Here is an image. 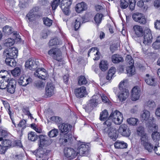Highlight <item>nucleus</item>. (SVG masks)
Instances as JSON below:
<instances>
[{
  "label": "nucleus",
  "mask_w": 160,
  "mask_h": 160,
  "mask_svg": "<svg viewBox=\"0 0 160 160\" xmlns=\"http://www.w3.org/2000/svg\"><path fill=\"white\" fill-rule=\"evenodd\" d=\"M20 72L21 70L20 68L18 67H16L11 71L12 74L15 77L20 75Z\"/></svg>",
  "instance_id": "obj_52"
},
{
  "label": "nucleus",
  "mask_w": 160,
  "mask_h": 160,
  "mask_svg": "<svg viewBox=\"0 0 160 160\" xmlns=\"http://www.w3.org/2000/svg\"><path fill=\"white\" fill-rule=\"evenodd\" d=\"M64 134V135L60 138L59 141L62 145L65 146L71 142L72 139V136L71 134Z\"/></svg>",
  "instance_id": "obj_19"
},
{
  "label": "nucleus",
  "mask_w": 160,
  "mask_h": 160,
  "mask_svg": "<svg viewBox=\"0 0 160 160\" xmlns=\"http://www.w3.org/2000/svg\"><path fill=\"white\" fill-rule=\"evenodd\" d=\"M138 121V120L135 118H130L127 119V122L128 124L132 126H135L137 125V122Z\"/></svg>",
  "instance_id": "obj_42"
},
{
  "label": "nucleus",
  "mask_w": 160,
  "mask_h": 160,
  "mask_svg": "<svg viewBox=\"0 0 160 160\" xmlns=\"http://www.w3.org/2000/svg\"><path fill=\"white\" fill-rule=\"evenodd\" d=\"M99 67L102 71H105L108 68V63L107 61L102 60L99 64Z\"/></svg>",
  "instance_id": "obj_29"
},
{
  "label": "nucleus",
  "mask_w": 160,
  "mask_h": 160,
  "mask_svg": "<svg viewBox=\"0 0 160 160\" xmlns=\"http://www.w3.org/2000/svg\"><path fill=\"white\" fill-rule=\"evenodd\" d=\"M72 1V0H62L61 2V8L70 7Z\"/></svg>",
  "instance_id": "obj_34"
},
{
  "label": "nucleus",
  "mask_w": 160,
  "mask_h": 160,
  "mask_svg": "<svg viewBox=\"0 0 160 160\" xmlns=\"http://www.w3.org/2000/svg\"><path fill=\"white\" fill-rule=\"evenodd\" d=\"M64 152L65 156L69 159L75 158L78 155L76 151L72 148H65Z\"/></svg>",
  "instance_id": "obj_11"
},
{
  "label": "nucleus",
  "mask_w": 160,
  "mask_h": 160,
  "mask_svg": "<svg viewBox=\"0 0 160 160\" xmlns=\"http://www.w3.org/2000/svg\"><path fill=\"white\" fill-rule=\"evenodd\" d=\"M133 19L136 22L142 24H145L146 22V20L142 14L140 13L133 14L132 16Z\"/></svg>",
  "instance_id": "obj_14"
},
{
  "label": "nucleus",
  "mask_w": 160,
  "mask_h": 160,
  "mask_svg": "<svg viewBox=\"0 0 160 160\" xmlns=\"http://www.w3.org/2000/svg\"><path fill=\"white\" fill-rule=\"evenodd\" d=\"M75 8L76 12L79 13L86 10L87 9V5L84 2H82L77 4Z\"/></svg>",
  "instance_id": "obj_23"
},
{
  "label": "nucleus",
  "mask_w": 160,
  "mask_h": 160,
  "mask_svg": "<svg viewBox=\"0 0 160 160\" xmlns=\"http://www.w3.org/2000/svg\"><path fill=\"white\" fill-rule=\"evenodd\" d=\"M98 48L96 47H92L88 51V56H90V53H92L94 54H95V52H96L97 51H99L98 50Z\"/></svg>",
  "instance_id": "obj_61"
},
{
  "label": "nucleus",
  "mask_w": 160,
  "mask_h": 160,
  "mask_svg": "<svg viewBox=\"0 0 160 160\" xmlns=\"http://www.w3.org/2000/svg\"><path fill=\"white\" fill-rule=\"evenodd\" d=\"M89 146L84 144H81L78 149V153L81 156H85L88 155L89 149Z\"/></svg>",
  "instance_id": "obj_12"
},
{
  "label": "nucleus",
  "mask_w": 160,
  "mask_h": 160,
  "mask_svg": "<svg viewBox=\"0 0 160 160\" xmlns=\"http://www.w3.org/2000/svg\"><path fill=\"white\" fill-rule=\"evenodd\" d=\"M152 36L150 30L149 29H145L144 31L143 40V43L145 45H149L152 42Z\"/></svg>",
  "instance_id": "obj_6"
},
{
  "label": "nucleus",
  "mask_w": 160,
  "mask_h": 160,
  "mask_svg": "<svg viewBox=\"0 0 160 160\" xmlns=\"http://www.w3.org/2000/svg\"><path fill=\"white\" fill-rule=\"evenodd\" d=\"M59 41L58 39L57 38H55L50 40L49 45L50 46H52L55 45L59 44Z\"/></svg>",
  "instance_id": "obj_55"
},
{
  "label": "nucleus",
  "mask_w": 160,
  "mask_h": 160,
  "mask_svg": "<svg viewBox=\"0 0 160 160\" xmlns=\"http://www.w3.org/2000/svg\"><path fill=\"white\" fill-rule=\"evenodd\" d=\"M6 63L11 67H15L16 65V62L14 58L7 57L5 59Z\"/></svg>",
  "instance_id": "obj_28"
},
{
  "label": "nucleus",
  "mask_w": 160,
  "mask_h": 160,
  "mask_svg": "<svg viewBox=\"0 0 160 160\" xmlns=\"http://www.w3.org/2000/svg\"><path fill=\"white\" fill-rule=\"evenodd\" d=\"M140 91L138 86H135L132 89L131 95V99L135 101L138 99L140 96Z\"/></svg>",
  "instance_id": "obj_17"
},
{
  "label": "nucleus",
  "mask_w": 160,
  "mask_h": 160,
  "mask_svg": "<svg viewBox=\"0 0 160 160\" xmlns=\"http://www.w3.org/2000/svg\"><path fill=\"white\" fill-rule=\"evenodd\" d=\"M61 0H54L51 4V6L52 7V9L53 10H54L58 6Z\"/></svg>",
  "instance_id": "obj_56"
},
{
  "label": "nucleus",
  "mask_w": 160,
  "mask_h": 160,
  "mask_svg": "<svg viewBox=\"0 0 160 160\" xmlns=\"http://www.w3.org/2000/svg\"><path fill=\"white\" fill-rule=\"evenodd\" d=\"M108 114L107 111L106 110L102 111L100 113V119L101 121H105L108 117Z\"/></svg>",
  "instance_id": "obj_41"
},
{
  "label": "nucleus",
  "mask_w": 160,
  "mask_h": 160,
  "mask_svg": "<svg viewBox=\"0 0 160 160\" xmlns=\"http://www.w3.org/2000/svg\"><path fill=\"white\" fill-rule=\"evenodd\" d=\"M58 127L62 133L68 134L71 130L72 126L68 123H62L60 124Z\"/></svg>",
  "instance_id": "obj_18"
},
{
  "label": "nucleus",
  "mask_w": 160,
  "mask_h": 160,
  "mask_svg": "<svg viewBox=\"0 0 160 160\" xmlns=\"http://www.w3.org/2000/svg\"><path fill=\"white\" fill-rule=\"evenodd\" d=\"M38 138H39V147L43 148V147L49 145L51 142V140L46 136L40 135L38 136Z\"/></svg>",
  "instance_id": "obj_9"
},
{
  "label": "nucleus",
  "mask_w": 160,
  "mask_h": 160,
  "mask_svg": "<svg viewBox=\"0 0 160 160\" xmlns=\"http://www.w3.org/2000/svg\"><path fill=\"white\" fill-rule=\"evenodd\" d=\"M133 29L136 34L138 36L140 37L142 36L143 33V31L142 28L138 25H135Z\"/></svg>",
  "instance_id": "obj_30"
},
{
  "label": "nucleus",
  "mask_w": 160,
  "mask_h": 160,
  "mask_svg": "<svg viewBox=\"0 0 160 160\" xmlns=\"http://www.w3.org/2000/svg\"><path fill=\"white\" fill-rule=\"evenodd\" d=\"M120 5L122 9H124L127 8L128 6V2L125 0H120Z\"/></svg>",
  "instance_id": "obj_54"
},
{
  "label": "nucleus",
  "mask_w": 160,
  "mask_h": 160,
  "mask_svg": "<svg viewBox=\"0 0 160 160\" xmlns=\"http://www.w3.org/2000/svg\"><path fill=\"white\" fill-rule=\"evenodd\" d=\"M123 58L118 54H114L112 57V61L113 63H118L123 61Z\"/></svg>",
  "instance_id": "obj_27"
},
{
  "label": "nucleus",
  "mask_w": 160,
  "mask_h": 160,
  "mask_svg": "<svg viewBox=\"0 0 160 160\" xmlns=\"http://www.w3.org/2000/svg\"><path fill=\"white\" fill-rule=\"evenodd\" d=\"M36 15L35 13L30 11L27 16L30 21H32L35 20Z\"/></svg>",
  "instance_id": "obj_50"
},
{
  "label": "nucleus",
  "mask_w": 160,
  "mask_h": 160,
  "mask_svg": "<svg viewBox=\"0 0 160 160\" xmlns=\"http://www.w3.org/2000/svg\"><path fill=\"white\" fill-rule=\"evenodd\" d=\"M125 60L127 64L129 65L130 66L133 65L134 61L131 56L129 55H127Z\"/></svg>",
  "instance_id": "obj_51"
},
{
  "label": "nucleus",
  "mask_w": 160,
  "mask_h": 160,
  "mask_svg": "<svg viewBox=\"0 0 160 160\" xmlns=\"http://www.w3.org/2000/svg\"><path fill=\"white\" fill-rule=\"evenodd\" d=\"M150 117V112L148 110H145L141 115L142 120L146 121H149V118Z\"/></svg>",
  "instance_id": "obj_35"
},
{
  "label": "nucleus",
  "mask_w": 160,
  "mask_h": 160,
  "mask_svg": "<svg viewBox=\"0 0 160 160\" xmlns=\"http://www.w3.org/2000/svg\"><path fill=\"white\" fill-rule=\"evenodd\" d=\"M43 22L44 24L48 27H50L52 23V21L47 17L43 18H42Z\"/></svg>",
  "instance_id": "obj_49"
},
{
  "label": "nucleus",
  "mask_w": 160,
  "mask_h": 160,
  "mask_svg": "<svg viewBox=\"0 0 160 160\" xmlns=\"http://www.w3.org/2000/svg\"><path fill=\"white\" fill-rule=\"evenodd\" d=\"M14 43V39L10 38H8L5 41L4 45L7 47L12 46Z\"/></svg>",
  "instance_id": "obj_48"
},
{
  "label": "nucleus",
  "mask_w": 160,
  "mask_h": 160,
  "mask_svg": "<svg viewBox=\"0 0 160 160\" xmlns=\"http://www.w3.org/2000/svg\"><path fill=\"white\" fill-rule=\"evenodd\" d=\"M48 152L45 148L38 147V149L33 153L36 156L37 160H43L48 155Z\"/></svg>",
  "instance_id": "obj_3"
},
{
  "label": "nucleus",
  "mask_w": 160,
  "mask_h": 160,
  "mask_svg": "<svg viewBox=\"0 0 160 160\" xmlns=\"http://www.w3.org/2000/svg\"><path fill=\"white\" fill-rule=\"evenodd\" d=\"M18 54V50L14 47L5 49L3 52V55L6 57L16 58Z\"/></svg>",
  "instance_id": "obj_8"
},
{
  "label": "nucleus",
  "mask_w": 160,
  "mask_h": 160,
  "mask_svg": "<svg viewBox=\"0 0 160 160\" xmlns=\"http://www.w3.org/2000/svg\"><path fill=\"white\" fill-rule=\"evenodd\" d=\"M118 131L121 135L125 137H128L131 133L129 128L125 124H122L119 126Z\"/></svg>",
  "instance_id": "obj_7"
},
{
  "label": "nucleus",
  "mask_w": 160,
  "mask_h": 160,
  "mask_svg": "<svg viewBox=\"0 0 160 160\" xmlns=\"http://www.w3.org/2000/svg\"><path fill=\"white\" fill-rule=\"evenodd\" d=\"M25 64L26 68L33 70L38 68L39 62L37 60L30 58L26 61Z\"/></svg>",
  "instance_id": "obj_10"
},
{
  "label": "nucleus",
  "mask_w": 160,
  "mask_h": 160,
  "mask_svg": "<svg viewBox=\"0 0 160 160\" xmlns=\"http://www.w3.org/2000/svg\"><path fill=\"white\" fill-rule=\"evenodd\" d=\"M152 138L154 141H159L160 139V134L157 131H154L152 134Z\"/></svg>",
  "instance_id": "obj_47"
},
{
  "label": "nucleus",
  "mask_w": 160,
  "mask_h": 160,
  "mask_svg": "<svg viewBox=\"0 0 160 160\" xmlns=\"http://www.w3.org/2000/svg\"><path fill=\"white\" fill-rule=\"evenodd\" d=\"M147 106L149 108H153L155 106V103L153 101H148L147 103Z\"/></svg>",
  "instance_id": "obj_64"
},
{
  "label": "nucleus",
  "mask_w": 160,
  "mask_h": 160,
  "mask_svg": "<svg viewBox=\"0 0 160 160\" xmlns=\"http://www.w3.org/2000/svg\"><path fill=\"white\" fill-rule=\"evenodd\" d=\"M82 21V20L80 17H78L75 19L74 22L73 23L75 30H77L79 28L81 24Z\"/></svg>",
  "instance_id": "obj_31"
},
{
  "label": "nucleus",
  "mask_w": 160,
  "mask_h": 160,
  "mask_svg": "<svg viewBox=\"0 0 160 160\" xmlns=\"http://www.w3.org/2000/svg\"><path fill=\"white\" fill-rule=\"evenodd\" d=\"M50 119L56 123H59L61 121V118L58 116H53L50 118Z\"/></svg>",
  "instance_id": "obj_60"
},
{
  "label": "nucleus",
  "mask_w": 160,
  "mask_h": 160,
  "mask_svg": "<svg viewBox=\"0 0 160 160\" xmlns=\"http://www.w3.org/2000/svg\"><path fill=\"white\" fill-rule=\"evenodd\" d=\"M102 130L103 133L105 134H108V136L113 141L116 140L118 136L115 127H113L109 128H102Z\"/></svg>",
  "instance_id": "obj_4"
},
{
  "label": "nucleus",
  "mask_w": 160,
  "mask_h": 160,
  "mask_svg": "<svg viewBox=\"0 0 160 160\" xmlns=\"http://www.w3.org/2000/svg\"><path fill=\"white\" fill-rule=\"evenodd\" d=\"M0 74L4 76L8 77V80H9L10 74L8 73V72L6 70L1 71H0Z\"/></svg>",
  "instance_id": "obj_63"
},
{
  "label": "nucleus",
  "mask_w": 160,
  "mask_h": 160,
  "mask_svg": "<svg viewBox=\"0 0 160 160\" xmlns=\"http://www.w3.org/2000/svg\"><path fill=\"white\" fill-rule=\"evenodd\" d=\"M145 149L148 152H151L153 151V146L150 142L143 146Z\"/></svg>",
  "instance_id": "obj_44"
},
{
  "label": "nucleus",
  "mask_w": 160,
  "mask_h": 160,
  "mask_svg": "<svg viewBox=\"0 0 160 160\" xmlns=\"http://www.w3.org/2000/svg\"><path fill=\"white\" fill-rule=\"evenodd\" d=\"M111 118H109L103 123L104 127L102 128H109L113 126H112V120H111Z\"/></svg>",
  "instance_id": "obj_45"
},
{
  "label": "nucleus",
  "mask_w": 160,
  "mask_h": 160,
  "mask_svg": "<svg viewBox=\"0 0 160 160\" xmlns=\"http://www.w3.org/2000/svg\"><path fill=\"white\" fill-rule=\"evenodd\" d=\"M87 82V80L84 76L81 75L78 77V84L80 85L86 84Z\"/></svg>",
  "instance_id": "obj_39"
},
{
  "label": "nucleus",
  "mask_w": 160,
  "mask_h": 160,
  "mask_svg": "<svg viewBox=\"0 0 160 160\" xmlns=\"http://www.w3.org/2000/svg\"><path fill=\"white\" fill-rule=\"evenodd\" d=\"M74 93L76 96L78 98L85 96L87 94L86 88L83 86L76 88L74 90Z\"/></svg>",
  "instance_id": "obj_16"
},
{
  "label": "nucleus",
  "mask_w": 160,
  "mask_h": 160,
  "mask_svg": "<svg viewBox=\"0 0 160 160\" xmlns=\"http://www.w3.org/2000/svg\"><path fill=\"white\" fill-rule=\"evenodd\" d=\"M26 121L23 119L20 121L19 123L18 124V127H22V129H24L26 128Z\"/></svg>",
  "instance_id": "obj_59"
},
{
  "label": "nucleus",
  "mask_w": 160,
  "mask_h": 160,
  "mask_svg": "<svg viewBox=\"0 0 160 160\" xmlns=\"http://www.w3.org/2000/svg\"><path fill=\"white\" fill-rule=\"evenodd\" d=\"M34 75L35 77L44 80L48 77L47 72H46V70L43 68L38 69L35 72Z\"/></svg>",
  "instance_id": "obj_13"
},
{
  "label": "nucleus",
  "mask_w": 160,
  "mask_h": 160,
  "mask_svg": "<svg viewBox=\"0 0 160 160\" xmlns=\"http://www.w3.org/2000/svg\"><path fill=\"white\" fill-rule=\"evenodd\" d=\"M126 72L128 76H131L132 75L134 74L135 72V70L134 68L133 67V65H130L127 68Z\"/></svg>",
  "instance_id": "obj_37"
},
{
  "label": "nucleus",
  "mask_w": 160,
  "mask_h": 160,
  "mask_svg": "<svg viewBox=\"0 0 160 160\" xmlns=\"http://www.w3.org/2000/svg\"><path fill=\"white\" fill-rule=\"evenodd\" d=\"M114 146L116 149H124L127 147L128 145L124 141L117 140L114 143Z\"/></svg>",
  "instance_id": "obj_24"
},
{
  "label": "nucleus",
  "mask_w": 160,
  "mask_h": 160,
  "mask_svg": "<svg viewBox=\"0 0 160 160\" xmlns=\"http://www.w3.org/2000/svg\"><path fill=\"white\" fill-rule=\"evenodd\" d=\"M54 87L51 83H48L46 87L45 94L47 97H51L54 94Z\"/></svg>",
  "instance_id": "obj_21"
},
{
  "label": "nucleus",
  "mask_w": 160,
  "mask_h": 160,
  "mask_svg": "<svg viewBox=\"0 0 160 160\" xmlns=\"http://www.w3.org/2000/svg\"><path fill=\"white\" fill-rule=\"evenodd\" d=\"M0 89H5L7 87L8 82L9 80L7 76L6 77L0 74Z\"/></svg>",
  "instance_id": "obj_22"
},
{
  "label": "nucleus",
  "mask_w": 160,
  "mask_h": 160,
  "mask_svg": "<svg viewBox=\"0 0 160 160\" xmlns=\"http://www.w3.org/2000/svg\"><path fill=\"white\" fill-rule=\"evenodd\" d=\"M38 136L37 135L36 133L32 132H31L28 134V138L29 140L32 141H34L38 138Z\"/></svg>",
  "instance_id": "obj_38"
},
{
  "label": "nucleus",
  "mask_w": 160,
  "mask_h": 160,
  "mask_svg": "<svg viewBox=\"0 0 160 160\" xmlns=\"http://www.w3.org/2000/svg\"><path fill=\"white\" fill-rule=\"evenodd\" d=\"M152 47L155 49L160 51V35L157 38L156 41L153 42Z\"/></svg>",
  "instance_id": "obj_33"
},
{
  "label": "nucleus",
  "mask_w": 160,
  "mask_h": 160,
  "mask_svg": "<svg viewBox=\"0 0 160 160\" xmlns=\"http://www.w3.org/2000/svg\"><path fill=\"white\" fill-rule=\"evenodd\" d=\"M99 97V94L94 95L92 96L91 99L89 101V102L91 105H93L92 107L94 108L96 107L98 104Z\"/></svg>",
  "instance_id": "obj_25"
},
{
  "label": "nucleus",
  "mask_w": 160,
  "mask_h": 160,
  "mask_svg": "<svg viewBox=\"0 0 160 160\" xmlns=\"http://www.w3.org/2000/svg\"><path fill=\"white\" fill-rule=\"evenodd\" d=\"M109 118H111L113 122L117 125L120 124L122 122L123 119L122 114L117 110L112 112L110 115Z\"/></svg>",
  "instance_id": "obj_2"
},
{
  "label": "nucleus",
  "mask_w": 160,
  "mask_h": 160,
  "mask_svg": "<svg viewBox=\"0 0 160 160\" xmlns=\"http://www.w3.org/2000/svg\"><path fill=\"white\" fill-rule=\"evenodd\" d=\"M32 81V79L30 77L27 76H22L19 80L18 83L20 85L23 86H26L31 83Z\"/></svg>",
  "instance_id": "obj_20"
},
{
  "label": "nucleus",
  "mask_w": 160,
  "mask_h": 160,
  "mask_svg": "<svg viewBox=\"0 0 160 160\" xmlns=\"http://www.w3.org/2000/svg\"><path fill=\"white\" fill-rule=\"evenodd\" d=\"M124 81L121 82L119 84L120 91L118 94V97L120 101L121 102L125 101L128 97L129 93L128 90L123 88L124 86Z\"/></svg>",
  "instance_id": "obj_1"
},
{
  "label": "nucleus",
  "mask_w": 160,
  "mask_h": 160,
  "mask_svg": "<svg viewBox=\"0 0 160 160\" xmlns=\"http://www.w3.org/2000/svg\"><path fill=\"white\" fill-rule=\"evenodd\" d=\"M99 95V99H100L102 98V101L104 103L108 102L109 100L108 98L104 95H102V96H100Z\"/></svg>",
  "instance_id": "obj_62"
},
{
  "label": "nucleus",
  "mask_w": 160,
  "mask_h": 160,
  "mask_svg": "<svg viewBox=\"0 0 160 160\" xmlns=\"http://www.w3.org/2000/svg\"><path fill=\"white\" fill-rule=\"evenodd\" d=\"M2 144L3 146L8 148L10 146L13 147V146L12 145V142L10 140H5L2 142Z\"/></svg>",
  "instance_id": "obj_53"
},
{
  "label": "nucleus",
  "mask_w": 160,
  "mask_h": 160,
  "mask_svg": "<svg viewBox=\"0 0 160 160\" xmlns=\"http://www.w3.org/2000/svg\"><path fill=\"white\" fill-rule=\"evenodd\" d=\"M92 106H93L92 105H91L90 103L88 102L84 108L86 111L88 112H91L94 108L92 107Z\"/></svg>",
  "instance_id": "obj_58"
},
{
  "label": "nucleus",
  "mask_w": 160,
  "mask_h": 160,
  "mask_svg": "<svg viewBox=\"0 0 160 160\" xmlns=\"http://www.w3.org/2000/svg\"><path fill=\"white\" fill-rule=\"evenodd\" d=\"M103 17V16L102 14L97 13L94 18V20L95 23L98 25L101 23Z\"/></svg>",
  "instance_id": "obj_32"
},
{
  "label": "nucleus",
  "mask_w": 160,
  "mask_h": 160,
  "mask_svg": "<svg viewBox=\"0 0 160 160\" xmlns=\"http://www.w3.org/2000/svg\"><path fill=\"white\" fill-rule=\"evenodd\" d=\"M141 142L142 146L149 142L148 137L146 134H143V135L141 136Z\"/></svg>",
  "instance_id": "obj_46"
},
{
  "label": "nucleus",
  "mask_w": 160,
  "mask_h": 160,
  "mask_svg": "<svg viewBox=\"0 0 160 160\" xmlns=\"http://www.w3.org/2000/svg\"><path fill=\"white\" fill-rule=\"evenodd\" d=\"M145 81L146 83L150 86L154 85L155 84V79L153 77H152L149 74L146 75V77L145 78Z\"/></svg>",
  "instance_id": "obj_26"
},
{
  "label": "nucleus",
  "mask_w": 160,
  "mask_h": 160,
  "mask_svg": "<svg viewBox=\"0 0 160 160\" xmlns=\"http://www.w3.org/2000/svg\"><path fill=\"white\" fill-rule=\"evenodd\" d=\"M45 85V83L40 80L36 81L34 83V86L38 89H42L44 88Z\"/></svg>",
  "instance_id": "obj_40"
},
{
  "label": "nucleus",
  "mask_w": 160,
  "mask_h": 160,
  "mask_svg": "<svg viewBox=\"0 0 160 160\" xmlns=\"http://www.w3.org/2000/svg\"><path fill=\"white\" fill-rule=\"evenodd\" d=\"M2 31L6 34L9 35L13 32V30L11 27L6 26L3 28Z\"/></svg>",
  "instance_id": "obj_36"
},
{
  "label": "nucleus",
  "mask_w": 160,
  "mask_h": 160,
  "mask_svg": "<svg viewBox=\"0 0 160 160\" xmlns=\"http://www.w3.org/2000/svg\"><path fill=\"white\" fill-rule=\"evenodd\" d=\"M16 81L13 79H10L8 82L7 86V91L8 92L11 94L13 93L15 91V89L16 85Z\"/></svg>",
  "instance_id": "obj_15"
},
{
  "label": "nucleus",
  "mask_w": 160,
  "mask_h": 160,
  "mask_svg": "<svg viewBox=\"0 0 160 160\" xmlns=\"http://www.w3.org/2000/svg\"><path fill=\"white\" fill-rule=\"evenodd\" d=\"M137 131L138 134L140 136L146 134L145 133L144 128L142 126L139 127L137 128Z\"/></svg>",
  "instance_id": "obj_57"
},
{
  "label": "nucleus",
  "mask_w": 160,
  "mask_h": 160,
  "mask_svg": "<svg viewBox=\"0 0 160 160\" xmlns=\"http://www.w3.org/2000/svg\"><path fill=\"white\" fill-rule=\"evenodd\" d=\"M48 54L52 56L53 59L58 61H61L62 59V53L60 50L57 48H53L48 51Z\"/></svg>",
  "instance_id": "obj_5"
},
{
  "label": "nucleus",
  "mask_w": 160,
  "mask_h": 160,
  "mask_svg": "<svg viewBox=\"0 0 160 160\" xmlns=\"http://www.w3.org/2000/svg\"><path fill=\"white\" fill-rule=\"evenodd\" d=\"M58 129L54 128L50 131L48 133V136L50 138H53L56 137L58 134Z\"/></svg>",
  "instance_id": "obj_43"
}]
</instances>
